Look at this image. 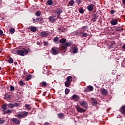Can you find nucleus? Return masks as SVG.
Here are the masks:
<instances>
[{"mask_svg":"<svg viewBox=\"0 0 125 125\" xmlns=\"http://www.w3.org/2000/svg\"><path fill=\"white\" fill-rule=\"evenodd\" d=\"M36 20H37V19H36V20L35 19H33V22H36Z\"/></svg>","mask_w":125,"mask_h":125,"instance_id":"3c124183","label":"nucleus"},{"mask_svg":"<svg viewBox=\"0 0 125 125\" xmlns=\"http://www.w3.org/2000/svg\"><path fill=\"white\" fill-rule=\"evenodd\" d=\"M5 99H7V98H9V95H5L4 96Z\"/></svg>","mask_w":125,"mask_h":125,"instance_id":"79ce46f5","label":"nucleus"},{"mask_svg":"<svg viewBox=\"0 0 125 125\" xmlns=\"http://www.w3.org/2000/svg\"><path fill=\"white\" fill-rule=\"evenodd\" d=\"M7 106L9 107V108H14V107H19V106H20V104H17L16 103H15V104H7Z\"/></svg>","mask_w":125,"mask_h":125,"instance_id":"39448f33","label":"nucleus"},{"mask_svg":"<svg viewBox=\"0 0 125 125\" xmlns=\"http://www.w3.org/2000/svg\"><path fill=\"white\" fill-rule=\"evenodd\" d=\"M15 64H16V62H15Z\"/></svg>","mask_w":125,"mask_h":125,"instance_id":"052dcab7","label":"nucleus"},{"mask_svg":"<svg viewBox=\"0 0 125 125\" xmlns=\"http://www.w3.org/2000/svg\"><path fill=\"white\" fill-rule=\"evenodd\" d=\"M65 42H66V39H62L60 40V42L61 43H65Z\"/></svg>","mask_w":125,"mask_h":125,"instance_id":"cd10ccee","label":"nucleus"},{"mask_svg":"<svg viewBox=\"0 0 125 125\" xmlns=\"http://www.w3.org/2000/svg\"><path fill=\"white\" fill-rule=\"evenodd\" d=\"M58 30H59V31H60V30H61V28H59Z\"/></svg>","mask_w":125,"mask_h":125,"instance_id":"5fc2aeb1","label":"nucleus"},{"mask_svg":"<svg viewBox=\"0 0 125 125\" xmlns=\"http://www.w3.org/2000/svg\"><path fill=\"white\" fill-rule=\"evenodd\" d=\"M93 21H95V20H93Z\"/></svg>","mask_w":125,"mask_h":125,"instance_id":"13d9d810","label":"nucleus"},{"mask_svg":"<svg viewBox=\"0 0 125 125\" xmlns=\"http://www.w3.org/2000/svg\"><path fill=\"white\" fill-rule=\"evenodd\" d=\"M29 50L25 48L21 49L17 51V53L18 55H21V56H25L28 54Z\"/></svg>","mask_w":125,"mask_h":125,"instance_id":"f03ea898","label":"nucleus"},{"mask_svg":"<svg viewBox=\"0 0 125 125\" xmlns=\"http://www.w3.org/2000/svg\"><path fill=\"white\" fill-rule=\"evenodd\" d=\"M12 122H13V123H15V124H20V121H19L18 119L16 118H13L12 119Z\"/></svg>","mask_w":125,"mask_h":125,"instance_id":"2eb2a0df","label":"nucleus"},{"mask_svg":"<svg viewBox=\"0 0 125 125\" xmlns=\"http://www.w3.org/2000/svg\"><path fill=\"white\" fill-rule=\"evenodd\" d=\"M19 83H20V84L21 85H23V84H24V82H23V81H20Z\"/></svg>","mask_w":125,"mask_h":125,"instance_id":"37998d69","label":"nucleus"},{"mask_svg":"<svg viewBox=\"0 0 125 125\" xmlns=\"http://www.w3.org/2000/svg\"><path fill=\"white\" fill-rule=\"evenodd\" d=\"M3 34V32L2 31V30H0V36H2Z\"/></svg>","mask_w":125,"mask_h":125,"instance_id":"49530a36","label":"nucleus"},{"mask_svg":"<svg viewBox=\"0 0 125 125\" xmlns=\"http://www.w3.org/2000/svg\"><path fill=\"white\" fill-rule=\"evenodd\" d=\"M47 35H48V34L45 31H43L41 33V36L42 38H45V37L47 36Z\"/></svg>","mask_w":125,"mask_h":125,"instance_id":"4468645a","label":"nucleus"},{"mask_svg":"<svg viewBox=\"0 0 125 125\" xmlns=\"http://www.w3.org/2000/svg\"><path fill=\"white\" fill-rule=\"evenodd\" d=\"M49 20L52 22V23H53V22L55 21V18L54 17H50L49 18Z\"/></svg>","mask_w":125,"mask_h":125,"instance_id":"393cba45","label":"nucleus"},{"mask_svg":"<svg viewBox=\"0 0 125 125\" xmlns=\"http://www.w3.org/2000/svg\"><path fill=\"white\" fill-rule=\"evenodd\" d=\"M4 123V121L3 120H0V124H3Z\"/></svg>","mask_w":125,"mask_h":125,"instance_id":"09e8293b","label":"nucleus"},{"mask_svg":"<svg viewBox=\"0 0 125 125\" xmlns=\"http://www.w3.org/2000/svg\"><path fill=\"white\" fill-rule=\"evenodd\" d=\"M94 7V5L93 4H91L89 5L87 7V8L88 10V11H92L93 10Z\"/></svg>","mask_w":125,"mask_h":125,"instance_id":"f8f14e48","label":"nucleus"},{"mask_svg":"<svg viewBox=\"0 0 125 125\" xmlns=\"http://www.w3.org/2000/svg\"><path fill=\"white\" fill-rule=\"evenodd\" d=\"M0 70H1V67H0Z\"/></svg>","mask_w":125,"mask_h":125,"instance_id":"6e6d98bb","label":"nucleus"},{"mask_svg":"<svg viewBox=\"0 0 125 125\" xmlns=\"http://www.w3.org/2000/svg\"><path fill=\"white\" fill-rule=\"evenodd\" d=\"M119 118H122V116H119V117H117V118L119 119Z\"/></svg>","mask_w":125,"mask_h":125,"instance_id":"864d4df0","label":"nucleus"},{"mask_svg":"<svg viewBox=\"0 0 125 125\" xmlns=\"http://www.w3.org/2000/svg\"><path fill=\"white\" fill-rule=\"evenodd\" d=\"M114 12H116V11L115 10H111L110 11V14H114Z\"/></svg>","mask_w":125,"mask_h":125,"instance_id":"a19ab883","label":"nucleus"},{"mask_svg":"<svg viewBox=\"0 0 125 125\" xmlns=\"http://www.w3.org/2000/svg\"><path fill=\"white\" fill-rule=\"evenodd\" d=\"M91 100L92 101L93 105H96L97 104V101L94 98H92Z\"/></svg>","mask_w":125,"mask_h":125,"instance_id":"a878e982","label":"nucleus"},{"mask_svg":"<svg viewBox=\"0 0 125 125\" xmlns=\"http://www.w3.org/2000/svg\"><path fill=\"white\" fill-rule=\"evenodd\" d=\"M65 86H66V87H69V86H70V85H71V82H69L68 81H66L64 83Z\"/></svg>","mask_w":125,"mask_h":125,"instance_id":"5701e85b","label":"nucleus"},{"mask_svg":"<svg viewBox=\"0 0 125 125\" xmlns=\"http://www.w3.org/2000/svg\"><path fill=\"white\" fill-rule=\"evenodd\" d=\"M80 33H81V31H80V32H76V35H79V36H81V34H80Z\"/></svg>","mask_w":125,"mask_h":125,"instance_id":"de8ad7c7","label":"nucleus"},{"mask_svg":"<svg viewBox=\"0 0 125 125\" xmlns=\"http://www.w3.org/2000/svg\"><path fill=\"white\" fill-rule=\"evenodd\" d=\"M69 4L70 6H73V5L75 4V1H74V0H71L69 1Z\"/></svg>","mask_w":125,"mask_h":125,"instance_id":"b1692460","label":"nucleus"},{"mask_svg":"<svg viewBox=\"0 0 125 125\" xmlns=\"http://www.w3.org/2000/svg\"><path fill=\"white\" fill-rule=\"evenodd\" d=\"M110 24L115 26V25H117L118 24V20L117 19H113L112 20L110 21Z\"/></svg>","mask_w":125,"mask_h":125,"instance_id":"9d476101","label":"nucleus"},{"mask_svg":"<svg viewBox=\"0 0 125 125\" xmlns=\"http://www.w3.org/2000/svg\"><path fill=\"white\" fill-rule=\"evenodd\" d=\"M0 1H1V0H0Z\"/></svg>","mask_w":125,"mask_h":125,"instance_id":"4d7b16f0","label":"nucleus"},{"mask_svg":"<svg viewBox=\"0 0 125 125\" xmlns=\"http://www.w3.org/2000/svg\"><path fill=\"white\" fill-rule=\"evenodd\" d=\"M11 34H14V32H15V30L14 28H11L9 30Z\"/></svg>","mask_w":125,"mask_h":125,"instance_id":"2f4dec72","label":"nucleus"},{"mask_svg":"<svg viewBox=\"0 0 125 125\" xmlns=\"http://www.w3.org/2000/svg\"><path fill=\"white\" fill-rule=\"evenodd\" d=\"M10 90H11V91L14 90V87H13V86H10Z\"/></svg>","mask_w":125,"mask_h":125,"instance_id":"a18cd8bd","label":"nucleus"},{"mask_svg":"<svg viewBox=\"0 0 125 125\" xmlns=\"http://www.w3.org/2000/svg\"><path fill=\"white\" fill-rule=\"evenodd\" d=\"M69 92H70V90L68 88H66L65 90V94H69Z\"/></svg>","mask_w":125,"mask_h":125,"instance_id":"72a5a7b5","label":"nucleus"},{"mask_svg":"<svg viewBox=\"0 0 125 125\" xmlns=\"http://www.w3.org/2000/svg\"><path fill=\"white\" fill-rule=\"evenodd\" d=\"M76 108L78 112L80 113H84V112H85V109L82 108V107H80L79 105L76 106Z\"/></svg>","mask_w":125,"mask_h":125,"instance_id":"0eeeda50","label":"nucleus"},{"mask_svg":"<svg viewBox=\"0 0 125 125\" xmlns=\"http://www.w3.org/2000/svg\"><path fill=\"white\" fill-rule=\"evenodd\" d=\"M77 52H78V48H77V47H74L73 49V53H77Z\"/></svg>","mask_w":125,"mask_h":125,"instance_id":"bb28decb","label":"nucleus"},{"mask_svg":"<svg viewBox=\"0 0 125 125\" xmlns=\"http://www.w3.org/2000/svg\"><path fill=\"white\" fill-rule=\"evenodd\" d=\"M8 63H10V64H12V63H13V59L10 58L8 60Z\"/></svg>","mask_w":125,"mask_h":125,"instance_id":"473e14b6","label":"nucleus"},{"mask_svg":"<svg viewBox=\"0 0 125 125\" xmlns=\"http://www.w3.org/2000/svg\"><path fill=\"white\" fill-rule=\"evenodd\" d=\"M58 116L59 118H60V119H64L65 115H64L63 113H60L58 114Z\"/></svg>","mask_w":125,"mask_h":125,"instance_id":"a211bd4d","label":"nucleus"},{"mask_svg":"<svg viewBox=\"0 0 125 125\" xmlns=\"http://www.w3.org/2000/svg\"><path fill=\"white\" fill-rule=\"evenodd\" d=\"M79 12L80 13H83L84 11L83 10V8H80L79 9Z\"/></svg>","mask_w":125,"mask_h":125,"instance_id":"e433bc0d","label":"nucleus"},{"mask_svg":"<svg viewBox=\"0 0 125 125\" xmlns=\"http://www.w3.org/2000/svg\"><path fill=\"white\" fill-rule=\"evenodd\" d=\"M71 45V43L66 42L65 44H61L60 45L59 50L62 52H66L67 51V49L68 47Z\"/></svg>","mask_w":125,"mask_h":125,"instance_id":"f257e3e1","label":"nucleus"},{"mask_svg":"<svg viewBox=\"0 0 125 125\" xmlns=\"http://www.w3.org/2000/svg\"><path fill=\"white\" fill-rule=\"evenodd\" d=\"M41 84H42V85H43V86H46V85H47L46 82H44L41 83Z\"/></svg>","mask_w":125,"mask_h":125,"instance_id":"c9c22d12","label":"nucleus"},{"mask_svg":"<svg viewBox=\"0 0 125 125\" xmlns=\"http://www.w3.org/2000/svg\"><path fill=\"white\" fill-rule=\"evenodd\" d=\"M120 111L123 115H125V105L122 106L120 109Z\"/></svg>","mask_w":125,"mask_h":125,"instance_id":"ddd939ff","label":"nucleus"},{"mask_svg":"<svg viewBox=\"0 0 125 125\" xmlns=\"http://www.w3.org/2000/svg\"><path fill=\"white\" fill-rule=\"evenodd\" d=\"M72 76H70L67 77L66 78V82H69V83H72Z\"/></svg>","mask_w":125,"mask_h":125,"instance_id":"aec40b11","label":"nucleus"},{"mask_svg":"<svg viewBox=\"0 0 125 125\" xmlns=\"http://www.w3.org/2000/svg\"><path fill=\"white\" fill-rule=\"evenodd\" d=\"M58 40H59V38H58V37H56L53 39V41H54V42H58Z\"/></svg>","mask_w":125,"mask_h":125,"instance_id":"f704fd0d","label":"nucleus"},{"mask_svg":"<svg viewBox=\"0 0 125 125\" xmlns=\"http://www.w3.org/2000/svg\"><path fill=\"white\" fill-rule=\"evenodd\" d=\"M25 108L28 110V111H31V109H32V107L30 106V105L28 104H26L25 105Z\"/></svg>","mask_w":125,"mask_h":125,"instance_id":"412c9836","label":"nucleus"},{"mask_svg":"<svg viewBox=\"0 0 125 125\" xmlns=\"http://www.w3.org/2000/svg\"><path fill=\"white\" fill-rule=\"evenodd\" d=\"M82 29H83V30H84V31H85V30H86V29H87V26H83Z\"/></svg>","mask_w":125,"mask_h":125,"instance_id":"c03bdc74","label":"nucleus"},{"mask_svg":"<svg viewBox=\"0 0 125 125\" xmlns=\"http://www.w3.org/2000/svg\"><path fill=\"white\" fill-rule=\"evenodd\" d=\"M56 12L57 13L58 15H60V14H61V13H62V10L61 9H57L56 10Z\"/></svg>","mask_w":125,"mask_h":125,"instance_id":"6ab92c4d","label":"nucleus"},{"mask_svg":"<svg viewBox=\"0 0 125 125\" xmlns=\"http://www.w3.org/2000/svg\"><path fill=\"white\" fill-rule=\"evenodd\" d=\"M8 113H12V111H11V110L10 109H9L8 110H6V111H4V115H5L6 114H8Z\"/></svg>","mask_w":125,"mask_h":125,"instance_id":"c85d7f7f","label":"nucleus"},{"mask_svg":"<svg viewBox=\"0 0 125 125\" xmlns=\"http://www.w3.org/2000/svg\"><path fill=\"white\" fill-rule=\"evenodd\" d=\"M30 31L33 32H37V28H36L35 26L31 27L30 28Z\"/></svg>","mask_w":125,"mask_h":125,"instance_id":"4be33fe9","label":"nucleus"},{"mask_svg":"<svg viewBox=\"0 0 125 125\" xmlns=\"http://www.w3.org/2000/svg\"><path fill=\"white\" fill-rule=\"evenodd\" d=\"M123 3L125 5V0H123Z\"/></svg>","mask_w":125,"mask_h":125,"instance_id":"603ef678","label":"nucleus"},{"mask_svg":"<svg viewBox=\"0 0 125 125\" xmlns=\"http://www.w3.org/2000/svg\"><path fill=\"white\" fill-rule=\"evenodd\" d=\"M49 124V123H48V122H46L44 124V125H48Z\"/></svg>","mask_w":125,"mask_h":125,"instance_id":"8fccbe9b","label":"nucleus"},{"mask_svg":"<svg viewBox=\"0 0 125 125\" xmlns=\"http://www.w3.org/2000/svg\"><path fill=\"white\" fill-rule=\"evenodd\" d=\"M82 36L83 38H85L87 37V34L86 33H83L80 31V37H82Z\"/></svg>","mask_w":125,"mask_h":125,"instance_id":"dca6fc26","label":"nucleus"},{"mask_svg":"<svg viewBox=\"0 0 125 125\" xmlns=\"http://www.w3.org/2000/svg\"><path fill=\"white\" fill-rule=\"evenodd\" d=\"M52 50V54L53 55H56L59 54V51H58V48L56 47H53L51 49Z\"/></svg>","mask_w":125,"mask_h":125,"instance_id":"20e7f679","label":"nucleus"},{"mask_svg":"<svg viewBox=\"0 0 125 125\" xmlns=\"http://www.w3.org/2000/svg\"><path fill=\"white\" fill-rule=\"evenodd\" d=\"M76 2L78 5H80V4L82 2V0H76Z\"/></svg>","mask_w":125,"mask_h":125,"instance_id":"4c0bfd02","label":"nucleus"},{"mask_svg":"<svg viewBox=\"0 0 125 125\" xmlns=\"http://www.w3.org/2000/svg\"><path fill=\"white\" fill-rule=\"evenodd\" d=\"M123 62H125V60L123 61Z\"/></svg>","mask_w":125,"mask_h":125,"instance_id":"bf43d9fd","label":"nucleus"},{"mask_svg":"<svg viewBox=\"0 0 125 125\" xmlns=\"http://www.w3.org/2000/svg\"><path fill=\"white\" fill-rule=\"evenodd\" d=\"M28 115H29V112L23 111L21 112V114H18L17 117L20 119H22L23 118H26Z\"/></svg>","mask_w":125,"mask_h":125,"instance_id":"7ed1b4c3","label":"nucleus"},{"mask_svg":"<svg viewBox=\"0 0 125 125\" xmlns=\"http://www.w3.org/2000/svg\"><path fill=\"white\" fill-rule=\"evenodd\" d=\"M37 20H38V21H39V22H42V21L43 19H42V18H37Z\"/></svg>","mask_w":125,"mask_h":125,"instance_id":"58836bf2","label":"nucleus"},{"mask_svg":"<svg viewBox=\"0 0 125 125\" xmlns=\"http://www.w3.org/2000/svg\"><path fill=\"white\" fill-rule=\"evenodd\" d=\"M36 16H40L41 15V12L38 11L36 13Z\"/></svg>","mask_w":125,"mask_h":125,"instance_id":"ea45409f","label":"nucleus"},{"mask_svg":"<svg viewBox=\"0 0 125 125\" xmlns=\"http://www.w3.org/2000/svg\"><path fill=\"white\" fill-rule=\"evenodd\" d=\"M7 106V104H3L2 106V109L3 114L4 113V112H6V111L5 110H6V106Z\"/></svg>","mask_w":125,"mask_h":125,"instance_id":"f3484780","label":"nucleus"},{"mask_svg":"<svg viewBox=\"0 0 125 125\" xmlns=\"http://www.w3.org/2000/svg\"><path fill=\"white\" fill-rule=\"evenodd\" d=\"M80 105L83 107V108H87V103L84 101H83L80 102Z\"/></svg>","mask_w":125,"mask_h":125,"instance_id":"423d86ee","label":"nucleus"},{"mask_svg":"<svg viewBox=\"0 0 125 125\" xmlns=\"http://www.w3.org/2000/svg\"><path fill=\"white\" fill-rule=\"evenodd\" d=\"M72 98L75 101H78L80 100V97L77 95H73L72 96Z\"/></svg>","mask_w":125,"mask_h":125,"instance_id":"9b49d317","label":"nucleus"},{"mask_svg":"<svg viewBox=\"0 0 125 125\" xmlns=\"http://www.w3.org/2000/svg\"><path fill=\"white\" fill-rule=\"evenodd\" d=\"M53 1L52 0H49L47 1V3L48 4V5H51L53 3Z\"/></svg>","mask_w":125,"mask_h":125,"instance_id":"7c9ffc66","label":"nucleus"},{"mask_svg":"<svg viewBox=\"0 0 125 125\" xmlns=\"http://www.w3.org/2000/svg\"><path fill=\"white\" fill-rule=\"evenodd\" d=\"M31 78H32V76L30 75H29L26 76L25 80L26 81H30V80H31Z\"/></svg>","mask_w":125,"mask_h":125,"instance_id":"c756f323","label":"nucleus"},{"mask_svg":"<svg viewBox=\"0 0 125 125\" xmlns=\"http://www.w3.org/2000/svg\"><path fill=\"white\" fill-rule=\"evenodd\" d=\"M93 90V86L88 85L87 86V89H85V92H89V91H92Z\"/></svg>","mask_w":125,"mask_h":125,"instance_id":"6e6552de","label":"nucleus"},{"mask_svg":"<svg viewBox=\"0 0 125 125\" xmlns=\"http://www.w3.org/2000/svg\"><path fill=\"white\" fill-rule=\"evenodd\" d=\"M100 91L103 95H107V94H108V91L104 88H101Z\"/></svg>","mask_w":125,"mask_h":125,"instance_id":"1a4fd4ad","label":"nucleus"}]
</instances>
